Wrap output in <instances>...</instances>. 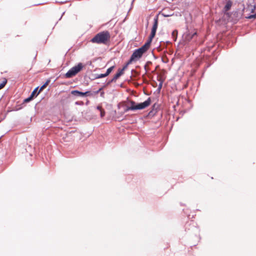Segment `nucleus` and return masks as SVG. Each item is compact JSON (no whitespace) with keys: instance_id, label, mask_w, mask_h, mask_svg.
I'll list each match as a JSON object with an SVG mask.
<instances>
[{"instance_id":"obj_3","label":"nucleus","mask_w":256,"mask_h":256,"mask_svg":"<svg viewBox=\"0 0 256 256\" xmlns=\"http://www.w3.org/2000/svg\"><path fill=\"white\" fill-rule=\"evenodd\" d=\"M70 94L76 97L86 98L88 96H92V91L90 90H86L85 92H82L77 90H72Z\"/></svg>"},{"instance_id":"obj_44","label":"nucleus","mask_w":256,"mask_h":256,"mask_svg":"<svg viewBox=\"0 0 256 256\" xmlns=\"http://www.w3.org/2000/svg\"><path fill=\"white\" fill-rule=\"evenodd\" d=\"M161 89H162V88H157V90H156V92H158L160 93V90H161Z\"/></svg>"},{"instance_id":"obj_10","label":"nucleus","mask_w":256,"mask_h":256,"mask_svg":"<svg viewBox=\"0 0 256 256\" xmlns=\"http://www.w3.org/2000/svg\"><path fill=\"white\" fill-rule=\"evenodd\" d=\"M124 74V72L120 68H119L117 72L113 76V80H114L116 81L119 78L122 76Z\"/></svg>"},{"instance_id":"obj_7","label":"nucleus","mask_w":256,"mask_h":256,"mask_svg":"<svg viewBox=\"0 0 256 256\" xmlns=\"http://www.w3.org/2000/svg\"><path fill=\"white\" fill-rule=\"evenodd\" d=\"M197 36H198L197 32H196L195 30H194L193 32H190L188 30L186 33L185 39L188 42H190Z\"/></svg>"},{"instance_id":"obj_35","label":"nucleus","mask_w":256,"mask_h":256,"mask_svg":"<svg viewBox=\"0 0 256 256\" xmlns=\"http://www.w3.org/2000/svg\"><path fill=\"white\" fill-rule=\"evenodd\" d=\"M124 114V111L123 112H118V114L120 116H118V118H119L120 116H122Z\"/></svg>"},{"instance_id":"obj_8","label":"nucleus","mask_w":256,"mask_h":256,"mask_svg":"<svg viewBox=\"0 0 256 256\" xmlns=\"http://www.w3.org/2000/svg\"><path fill=\"white\" fill-rule=\"evenodd\" d=\"M233 2L231 0H226V4L223 8L222 11H229L232 6Z\"/></svg>"},{"instance_id":"obj_29","label":"nucleus","mask_w":256,"mask_h":256,"mask_svg":"<svg viewBox=\"0 0 256 256\" xmlns=\"http://www.w3.org/2000/svg\"><path fill=\"white\" fill-rule=\"evenodd\" d=\"M96 76V74H92L89 77L90 79L91 80H96V78H95Z\"/></svg>"},{"instance_id":"obj_21","label":"nucleus","mask_w":256,"mask_h":256,"mask_svg":"<svg viewBox=\"0 0 256 256\" xmlns=\"http://www.w3.org/2000/svg\"><path fill=\"white\" fill-rule=\"evenodd\" d=\"M222 12L224 14V15L226 16V17L229 19L232 15V12H230L228 11H222Z\"/></svg>"},{"instance_id":"obj_34","label":"nucleus","mask_w":256,"mask_h":256,"mask_svg":"<svg viewBox=\"0 0 256 256\" xmlns=\"http://www.w3.org/2000/svg\"><path fill=\"white\" fill-rule=\"evenodd\" d=\"M150 44L148 42H146L144 43V44L146 48H147L149 49L150 46Z\"/></svg>"},{"instance_id":"obj_24","label":"nucleus","mask_w":256,"mask_h":256,"mask_svg":"<svg viewBox=\"0 0 256 256\" xmlns=\"http://www.w3.org/2000/svg\"><path fill=\"white\" fill-rule=\"evenodd\" d=\"M246 19H252V18L255 19V18H256V14L255 13L254 14H249L248 16H246Z\"/></svg>"},{"instance_id":"obj_55","label":"nucleus","mask_w":256,"mask_h":256,"mask_svg":"<svg viewBox=\"0 0 256 256\" xmlns=\"http://www.w3.org/2000/svg\"><path fill=\"white\" fill-rule=\"evenodd\" d=\"M168 43H170V42L169 41L166 42Z\"/></svg>"},{"instance_id":"obj_26","label":"nucleus","mask_w":256,"mask_h":256,"mask_svg":"<svg viewBox=\"0 0 256 256\" xmlns=\"http://www.w3.org/2000/svg\"><path fill=\"white\" fill-rule=\"evenodd\" d=\"M114 68H115L114 66H111L109 68H108L106 70V71L110 73V74L112 72V70H114Z\"/></svg>"},{"instance_id":"obj_53","label":"nucleus","mask_w":256,"mask_h":256,"mask_svg":"<svg viewBox=\"0 0 256 256\" xmlns=\"http://www.w3.org/2000/svg\"><path fill=\"white\" fill-rule=\"evenodd\" d=\"M114 114H116V110H114Z\"/></svg>"},{"instance_id":"obj_9","label":"nucleus","mask_w":256,"mask_h":256,"mask_svg":"<svg viewBox=\"0 0 256 256\" xmlns=\"http://www.w3.org/2000/svg\"><path fill=\"white\" fill-rule=\"evenodd\" d=\"M33 100H34V98H32V96H28L27 98H24L23 100L22 103L20 105V108H17L16 110H19L22 109L24 107V105L26 103H28V102H31Z\"/></svg>"},{"instance_id":"obj_5","label":"nucleus","mask_w":256,"mask_h":256,"mask_svg":"<svg viewBox=\"0 0 256 256\" xmlns=\"http://www.w3.org/2000/svg\"><path fill=\"white\" fill-rule=\"evenodd\" d=\"M143 56V54L138 49H135L130 56V58L133 62L140 60Z\"/></svg>"},{"instance_id":"obj_23","label":"nucleus","mask_w":256,"mask_h":256,"mask_svg":"<svg viewBox=\"0 0 256 256\" xmlns=\"http://www.w3.org/2000/svg\"><path fill=\"white\" fill-rule=\"evenodd\" d=\"M104 88H103V86H102L101 88H100L98 90H97L96 91H94V92H92V96H94V95H96V94H98Z\"/></svg>"},{"instance_id":"obj_2","label":"nucleus","mask_w":256,"mask_h":256,"mask_svg":"<svg viewBox=\"0 0 256 256\" xmlns=\"http://www.w3.org/2000/svg\"><path fill=\"white\" fill-rule=\"evenodd\" d=\"M84 65L82 62H79L76 65L72 67L64 74L66 78H71L75 76L80 72L84 68Z\"/></svg>"},{"instance_id":"obj_45","label":"nucleus","mask_w":256,"mask_h":256,"mask_svg":"<svg viewBox=\"0 0 256 256\" xmlns=\"http://www.w3.org/2000/svg\"><path fill=\"white\" fill-rule=\"evenodd\" d=\"M64 13H65V12H63L62 13V14L61 16L60 17V18H59L58 20H60L62 19V16H64Z\"/></svg>"},{"instance_id":"obj_57","label":"nucleus","mask_w":256,"mask_h":256,"mask_svg":"<svg viewBox=\"0 0 256 256\" xmlns=\"http://www.w3.org/2000/svg\"><path fill=\"white\" fill-rule=\"evenodd\" d=\"M134 0H133L132 2V3L134 1Z\"/></svg>"},{"instance_id":"obj_28","label":"nucleus","mask_w":256,"mask_h":256,"mask_svg":"<svg viewBox=\"0 0 256 256\" xmlns=\"http://www.w3.org/2000/svg\"><path fill=\"white\" fill-rule=\"evenodd\" d=\"M104 78V75L102 74H96V76L95 77V78H96V79L102 78Z\"/></svg>"},{"instance_id":"obj_25","label":"nucleus","mask_w":256,"mask_h":256,"mask_svg":"<svg viewBox=\"0 0 256 256\" xmlns=\"http://www.w3.org/2000/svg\"><path fill=\"white\" fill-rule=\"evenodd\" d=\"M162 15L164 17V18H168V17H170V16H172L174 15V14H166V12H163L162 13Z\"/></svg>"},{"instance_id":"obj_13","label":"nucleus","mask_w":256,"mask_h":256,"mask_svg":"<svg viewBox=\"0 0 256 256\" xmlns=\"http://www.w3.org/2000/svg\"><path fill=\"white\" fill-rule=\"evenodd\" d=\"M156 104H154L152 106V110L148 113L149 116H154L157 112L156 109Z\"/></svg>"},{"instance_id":"obj_40","label":"nucleus","mask_w":256,"mask_h":256,"mask_svg":"<svg viewBox=\"0 0 256 256\" xmlns=\"http://www.w3.org/2000/svg\"><path fill=\"white\" fill-rule=\"evenodd\" d=\"M104 91L100 92V96L102 98H104Z\"/></svg>"},{"instance_id":"obj_20","label":"nucleus","mask_w":256,"mask_h":256,"mask_svg":"<svg viewBox=\"0 0 256 256\" xmlns=\"http://www.w3.org/2000/svg\"><path fill=\"white\" fill-rule=\"evenodd\" d=\"M155 36H156V34L150 33V36H148V38L146 40V42L151 44L152 40L153 38H154Z\"/></svg>"},{"instance_id":"obj_27","label":"nucleus","mask_w":256,"mask_h":256,"mask_svg":"<svg viewBox=\"0 0 256 256\" xmlns=\"http://www.w3.org/2000/svg\"><path fill=\"white\" fill-rule=\"evenodd\" d=\"M172 36L173 37V38L176 40V36H177V34H178V32L177 30H174L172 32Z\"/></svg>"},{"instance_id":"obj_1","label":"nucleus","mask_w":256,"mask_h":256,"mask_svg":"<svg viewBox=\"0 0 256 256\" xmlns=\"http://www.w3.org/2000/svg\"><path fill=\"white\" fill-rule=\"evenodd\" d=\"M110 39V33L108 30L102 31L96 34L90 42L94 44H106Z\"/></svg>"},{"instance_id":"obj_17","label":"nucleus","mask_w":256,"mask_h":256,"mask_svg":"<svg viewBox=\"0 0 256 256\" xmlns=\"http://www.w3.org/2000/svg\"><path fill=\"white\" fill-rule=\"evenodd\" d=\"M232 15L234 17L238 20L241 18L242 14H241L238 10H236L232 12Z\"/></svg>"},{"instance_id":"obj_30","label":"nucleus","mask_w":256,"mask_h":256,"mask_svg":"<svg viewBox=\"0 0 256 256\" xmlns=\"http://www.w3.org/2000/svg\"><path fill=\"white\" fill-rule=\"evenodd\" d=\"M124 106L125 108L124 109V112L126 113L128 112L129 110H130V108L128 106Z\"/></svg>"},{"instance_id":"obj_56","label":"nucleus","mask_w":256,"mask_h":256,"mask_svg":"<svg viewBox=\"0 0 256 256\" xmlns=\"http://www.w3.org/2000/svg\"><path fill=\"white\" fill-rule=\"evenodd\" d=\"M2 137V136H1V137L0 138Z\"/></svg>"},{"instance_id":"obj_18","label":"nucleus","mask_w":256,"mask_h":256,"mask_svg":"<svg viewBox=\"0 0 256 256\" xmlns=\"http://www.w3.org/2000/svg\"><path fill=\"white\" fill-rule=\"evenodd\" d=\"M143 54L146 53L148 50L144 45L138 48Z\"/></svg>"},{"instance_id":"obj_46","label":"nucleus","mask_w":256,"mask_h":256,"mask_svg":"<svg viewBox=\"0 0 256 256\" xmlns=\"http://www.w3.org/2000/svg\"><path fill=\"white\" fill-rule=\"evenodd\" d=\"M152 54L154 59H157L158 58V57L155 56L153 53Z\"/></svg>"},{"instance_id":"obj_41","label":"nucleus","mask_w":256,"mask_h":256,"mask_svg":"<svg viewBox=\"0 0 256 256\" xmlns=\"http://www.w3.org/2000/svg\"><path fill=\"white\" fill-rule=\"evenodd\" d=\"M256 10V6L254 5L253 8L251 10V12H253Z\"/></svg>"},{"instance_id":"obj_11","label":"nucleus","mask_w":256,"mask_h":256,"mask_svg":"<svg viewBox=\"0 0 256 256\" xmlns=\"http://www.w3.org/2000/svg\"><path fill=\"white\" fill-rule=\"evenodd\" d=\"M41 92L39 90V86L36 88L30 94V96L34 99Z\"/></svg>"},{"instance_id":"obj_31","label":"nucleus","mask_w":256,"mask_h":256,"mask_svg":"<svg viewBox=\"0 0 256 256\" xmlns=\"http://www.w3.org/2000/svg\"><path fill=\"white\" fill-rule=\"evenodd\" d=\"M105 114L106 112L104 109L100 111V116L101 118H103L105 116Z\"/></svg>"},{"instance_id":"obj_39","label":"nucleus","mask_w":256,"mask_h":256,"mask_svg":"<svg viewBox=\"0 0 256 256\" xmlns=\"http://www.w3.org/2000/svg\"><path fill=\"white\" fill-rule=\"evenodd\" d=\"M102 74L104 75V77L105 78L108 76L110 74V73L108 72L106 70V72Z\"/></svg>"},{"instance_id":"obj_16","label":"nucleus","mask_w":256,"mask_h":256,"mask_svg":"<svg viewBox=\"0 0 256 256\" xmlns=\"http://www.w3.org/2000/svg\"><path fill=\"white\" fill-rule=\"evenodd\" d=\"M132 62V60L130 58L128 60V61L123 66L122 68H120L124 72L127 68L128 66L131 64Z\"/></svg>"},{"instance_id":"obj_37","label":"nucleus","mask_w":256,"mask_h":256,"mask_svg":"<svg viewBox=\"0 0 256 256\" xmlns=\"http://www.w3.org/2000/svg\"><path fill=\"white\" fill-rule=\"evenodd\" d=\"M162 60L164 63H167L168 61L167 58H162Z\"/></svg>"},{"instance_id":"obj_14","label":"nucleus","mask_w":256,"mask_h":256,"mask_svg":"<svg viewBox=\"0 0 256 256\" xmlns=\"http://www.w3.org/2000/svg\"><path fill=\"white\" fill-rule=\"evenodd\" d=\"M152 63L150 61H148L145 65L144 66V69L145 70V74L150 70V68H148L150 66L152 65Z\"/></svg>"},{"instance_id":"obj_33","label":"nucleus","mask_w":256,"mask_h":256,"mask_svg":"<svg viewBox=\"0 0 256 256\" xmlns=\"http://www.w3.org/2000/svg\"><path fill=\"white\" fill-rule=\"evenodd\" d=\"M75 104L76 105H83L84 104V102H82V101H76L75 102Z\"/></svg>"},{"instance_id":"obj_32","label":"nucleus","mask_w":256,"mask_h":256,"mask_svg":"<svg viewBox=\"0 0 256 256\" xmlns=\"http://www.w3.org/2000/svg\"><path fill=\"white\" fill-rule=\"evenodd\" d=\"M216 58H214V59H213V60H212V62H208V64H207V66H206V68H208V67H210V66L214 62V60H216Z\"/></svg>"},{"instance_id":"obj_19","label":"nucleus","mask_w":256,"mask_h":256,"mask_svg":"<svg viewBox=\"0 0 256 256\" xmlns=\"http://www.w3.org/2000/svg\"><path fill=\"white\" fill-rule=\"evenodd\" d=\"M116 82V81L114 80H113V78H112L111 80H110L108 81H107L102 86L104 88L107 86H109L112 83Z\"/></svg>"},{"instance_id":"obj_42","label":"nucleus","mask_w":256,"mask_h":256,"mask_svg":"<svg viewBox=\"0 0 256 256\" xmlns=\"http://www.w3.org/2000/svg\"><path fill=\"white\" fill-rule=\"evenodd\" d=\"M157 80L159 82H162V83L164 82V80H162L160 78H159L158 77V79Z\"/></svg>"},{"instance_id":"obj_51","label":"nucleus","mask_w":256,"mask_h":256,"mask_svg":"<svg viewBox=\"0 0 256 256\" xmlns=\"http://www.w3.org/2000/svg\"><path fill=\"white\" fill-rule=\"evenodd\" d=\"M36 56H34V60H35L36 58Z\"/></svg>"},{"instance_id":"obj_4","label":"nucleus","mask_w":256,"mask_h":256,"mask_svg":"<svg viewBox=\"0 0 256 256\" xmlns=\"http://www.w3.org/2000/svg\"><path fill=\"white\" fill-rule=\"evenodd\" d=\"M152 102L150 98H148L146 100L142 102H136V111L137 110H142L148 107Z\"/></svg>"},{"instance_id":"obj_43","label":"nucleus","mask_w":256,"mask_h":256,"mask_svg":"<svg viewBox=\"0 0 256 256\" xmlns=\"http://www.w3.org/2000/svg\"><path fill=\"white\" fill-rule=\"evenodd\" d=\"M122 106L120 104V103H118V104H117V108L118 109H120V108H121Z\"/></svg>"},{"instance_id":"obj_15","label":"nucleus","mask_w":256,"mask_h":256,"mask_svg":"<svg viewBox=\"0 0 256 256\" xmlns=\"http://www.w3.org/2000/svg\"><path fill=\"white\" fill-rule=\"evenodd\" d=\"M50 80L48 79L46 81V82L40 88H39L40 91L42 92L46 88V86L50 84Z\"/></svg>"},{"instance_id":"obj_6","label":"nucleus","mask_w":256,"mask_h":256,"mask_svg":"<svg viewBox=\"0 0 256 256\" xmlns=\"http://www.w3.org/2000/svg\"><path fill=\"white\" fill-rule=\"evenodd\" d=\"M158 14H156L154 18V22L151 29L150 33L152 34H156V30L158 27Z\"/></svg>"},{"instance_id":"obj_52","label":"nucleus","mask_w":256,"mask_h":256,"mask_svg":"<svg viewBox=\"0 0 256 256\" xmlns=\"http://www.w3.org/2000/svg\"><path fill=\"white\" fill-rule=\"evenodd\" d=\"M148 22L147 24H146V27L148 26Z\"/></svg>"},{"instance_id":"obj_38","label":"nucleus","mask_w":256,"mask_h":256,"mask_svg":"<svg viewBox=\"0 0 256 256\" xmlns=\"http://www.w3.org/2000/svg\"><path fill=\"white\" fill-rule=\"evenodd\" d=\"M162 84H163L162 82H159V84L158 85V88H162Z\"/></svg>"},{"instance_id":"obj_36","label":"nucleus","mask_w":256,"mask_h":256,"mask_svg":"<svg viewBox=\"0 0 256 256\" xmlns=\"http://www.w3.org/2000/svg\"><path fill=\"white\" fill-rule=\"evenodd\" d=\"M96 110H98L100 111V110H102V106H100V105L97 106L96 107Z\"/></svg>"},{"instance_id":"obj_49","label":"nucleus","mask_w":256,"mask_h":256,"mask_svg":"<svg viewBox=\"0 0 256 256\" xmlns=\"http://www.w3.org/2000/svg\"><path fill=\"white\" fill-rule=\"evenodd\" d=\"M89 103V101H87L86 102V104H88Z\"/></svg>"},{"instance_id":"obj_12","label":"nucleus","mask_w":256,"mask_h":256,"mask_svg":"<svg viewBox=\"0 0 256 256\" xmlns=\"http://www.w3.org/2000/svg\"><path fill=\"white\" fill-rule=\"evenodd\" d=\"M130 106H128L132 111H136V102L134 100H130L129 102Z\"/></svg>"},{"instance_id":"obj_48","label":"nucleus","mask_w":256,"mask_h":256,"mask_svg":"<svg viewBox=\"0 0 256 256\" xmlns=\"http://www.w3.org/2000/svg\"><path fill=\"white\" fill-rule=\"evenodd\" d=\"M154 82V85H156L157 84L156 82L155 81Z\"/></svg>"},{"instance_id":"obj_54","label":"nucleus","mask_w":256,"mask_h":256,"mask_svg":"<svg viewBox=\"0 0 256 256\" xmlns=\"http://www.w3.org/2000/svg\"><path fill=\"white\" fill-rule=\"evenodd\" d=\"M134 70H132V72H134Z\"/></svg>"},{"instance_id":"obj_58","label":"nucleus","mask_w":256,"mask_h":256,"mask_svg":"<svg viewBox=\"0 0 256 256\" xmlns=\"http://www.w3.org/2000/svg\"><path fill=\"white\" fill-rule=\"evenodd\" d=\"M255 14H256V12Z\"/></svg>"},{"instance_id":"obj_22","label":"nucleus","mask_w":256,"mask_h":256,"mask_svg":"<svg viewBox=\"0 0 256 256\" xmlns=\"http://www.w3.org/2000/svg\"><path fill=\"white\" fill-rule=\"evenodd\" d=\"M6 83L7 80L6 78H4V80L0 84V90L4 86Z\"/></svg>"},{"instance_id":"obj_50","label":"nucleus","mask_w":256,"mask_h":256,"mask_svg":"<svg viewBox=\"0 0 256 256\" xmlns=\"http://www.w3.org/2000/svg\"><path fill=\"white\" fill-rule=\"evenodd\" d=\"M158 67H159V66H157L156 67V69L158 68Z\"/></svg>"},{"instance_id":"obj_47","label":"nucleus","mask_w":256,"mask_h":256,"mask_svg":"<svg viewBox=\"0 0 256 256\" xmlns=\"http://www.w3.org/2000/svg\"><path fill=\"white\" fill-rule=\"evenodd\" d=\"M154 82V85H156L157 84L156 82L155 81Z\"/></svg>"}]
</instances>
